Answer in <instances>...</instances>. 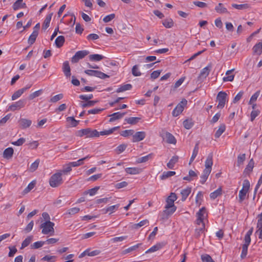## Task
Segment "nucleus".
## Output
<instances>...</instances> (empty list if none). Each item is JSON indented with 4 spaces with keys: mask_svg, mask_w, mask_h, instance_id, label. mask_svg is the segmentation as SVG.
I'll list each match as a JSON object with an SVG mask.
<instances>
[{
    "mask_svg": "<svg viewBox=\"0 0 262 262\" xmlns=\"http://www.w3.org/2000/svg\"><path fill=\"white\" fill-rule=\"evenodd\" d=\"M151 157H152V154H149L147 156H145L144 157H142L138 158L137 161L139 163L146 162L150 158H151Z\"/></svg>",
    "mask_w": 262,
    "mask_h": 262,
    "instance_id": "nucleus-54",
    "label": "nucleus"
},
{
    "mask_svg": "<svg viewBox=\"0 0 262 262\" xmlns=\"http://www.w3.org/2000/svg\"><path fill=\"white\" fill-rule=\"evenodd\" d=\"M33 238V236H28L22 243L21 249H24V248L28 246L31 243L32 239Z\"/></svg>",
    "mask_w": 262,
    "mask_h": 262,
    "instance_id": "nucleus-44",
    "label": "nucleus"
},
{
    "mask_svg": "<svg viewBox=\"0 0 262 262\" xmlns=\"http://www.w3.org/2000/svg\"><path fill=\"white\" fill-rule=\"evenodd\" d=\"M187 101L185 99L182 100L176 106L172 112L173 117L178 116L184 110V106L187 104Z\"/></svg>",
    "mask_w": 262,
    "mask_h": 262,
    "instance_id": "nucleus-6",
    "label": "nucleus"
},
{
    "mask_svg": "<svg viewBox=\"0 0 262 262\" xmlns=\"http://www.w3.org/2000/svg\"><path fill=\"white\" fill-rule=\"evenodd\" d=\"M45 244V242L38 241L35 242L31 245L32 249H36L41 247Z\"/></svg>",
    "mask_w": 262,
    "mask_h": 262,
    "instance_id": "nucleus-52",
    "label": "nucleus"
},
{
    "mask_svg": "<svg viewBox=\"0 0 262 262\" xmlns=\"http://www.w3.org/2000/svg\"><path fill=\"white\" fill-rule=\"evenodd\" d=\"M232 7L238 9V10H243V9H246L250 8V5L248 4H232Z\"/></svg>",
    "mask_w": 262,
    "mask_h": 262,
    "instance_id": "nucleus-39",
    "label": "nucleus"
},
{
    "mask_svg": "<svg viewBox=\"0 0 262 262\" xmlns=\"http://www.w3.org/2000/svg\"><path fill=\"white\" fill-rule=\"evenodd\" d=\"M134 133V130L133 129L124 130L121 133V135L123 137H127L129 136L133 135Z\"/></svg>",
    "mask_w": 262,
    "mask_h": 262,
    "instance_id": "nucleus-60",
    "label": "nucleus"
},
{
    "mask_svg": "<svg viewBox=\"0 0 262 262\" xmlns=\"http://www.w3.org/2000/svg\"><path fill=\"white\" fill-rule=\"evenodd\" d=\"M119 127V126H116V127H113L108 130L101 131L100 132H98V134H99V136L100 135H101V136L108 135L112 134L114 131L117 130Z\"/></svg>",
    "mask_w": 262,
    "mask_h": 262,
    "instance_id": "nucleus-37",
    "label": "nucleus"
},
{
    "mask_svg": "<svg viewBox=\"0 0 262 262\" xmlns=\"http://www.w3.org/2000/svg\"><path fill=\"white\" fill-rule=\"evenodd\" d=\"M63 97V95L62 94H59L58 95H56L53 97H52L50 99V102L55 103L57 102L58 101L62 99Z\"/></svg>",
    "mask_w": 262,
    "mask_h": 262,
    "instance_id": "nucleus-56",
    "label": "nucleus"
},
{
    "mask_svg": "<svg viewBox=\"0 0 262 262\" xmlns=\"http://www.w3.org/2000/svg\"><path fill=\"white\" fill-rule=\"evenodd\" d=\"M65 41L64 37L63 36H58L55 41L56 46L57 48H60L62 47Z\"/></svg>",
    "mask_w": 262,
    "mask_h": 262,
    "instance_id": "nucleus-29",
    "label": "nucleus"
},
{
    "mask_svg": "<svg viewBox=\"0 0 262 262\" xmlns=\"http://www.w3.org/2000/svg\"><path fill=\"white\" fill-rule=\"evenodd\" d=\"M115 17V14L114 13H112L105 16L103 19V21L105 23H108L113 20Z\"/></svg>",
    "mask_w": 262,
    "mask_h": 262,
    "instance_id": "nucleus-63",
    "label": "nucleus"
},
{
    "mask_svg": "<svg viewBox=\"0 0 262 262\" xmlns=\"http://www.w3.org/2000/svg\"><path fill=\"white\" fill-rule=\"evenodd\" d=\"M253 52L257 55H260L262 53V42H259L253 48Z\"/></svg>",
    "mask_w": 262,
    "mask_h": 262,
    "instance_id": "nucleus-26",
    "label": "nucleus"
},
{
    "mask_svg": "<svg viewBox=\"0 0 262 262\" xmlns=\"http://www.w3.org/2000/svg\"><path fill=\"white\" fill-rule=\"evenodd\" d=\"M97 101H92V100H89L87 102L85 103H82L81 104V106L83 108H85L88 106H92L95 105V104L96 103Z\"/></svg>",
    "mask_w": 262,
    "mask_h": 262,
    "instance_id": "nucleus-61",
    "label": "nucleus"
},
{
    "mask_svg": "<svg viewBox=\"0 0 262 262\" xmlns=\"http://www.w3.org/2000/svg\"><path fill=\"white\" fill-rule=\"evenodd\" d=\"M176 172L173 171H164L160 176V178L161 180H165L169 177L174 176Z\"/></svg>",
    "mask_w": 262,
    "mask_h": 262,
    "instance_id": "nucleus-36",
    "label": "nucleus"
},
{
    "mask_svg": "<svg viewBox=\"0 0 262 262\" xmlns=\"http://www.w3.org/2000/svg\"><path fill=\"white\" fill-rule=\"evenodd\" d=\"M36 184V181H33L31 183H30L28 186L24 190L23 194H25L30 192L32 189L34 188Z\"/></svg>",
    "mask_w": 262,
    "mask_h": 262,
    "instance_id": "nucleus-38",
    "label": "nucleus"
},
{
    "mask_svg": "<svg viewBox=\"0 0 262 262\" xmlns=\"http://www.w3.org/2000/svg\"><path fill=\"white\" fill-rule=\"evenodd\" d=\"M215 10L217 12L220 13H226L228 12L227 9L224 7L222 3H219L218 5L216 6Z\"/></svg>",
    "mask_w": 262,
    "mask_h": 262,
    "instance_id": "nucleus-34",
    "label": "nucleus"
},
{
    "mask_svg": "<svg viewBox=\"0 0 262 262\" xmlns=\"http://www.w3.org/2000/svg\"><path fill=\"white\" fill-rule=\"evenodd\" d=\"M212 155L211 154H209L205 163V169L209 170L211 171L212 166L213 165V160H212Z\"/></svg>",
    "mask_w": 262,
    "mask_h": 262,
    "instance_id": "nucleus-15",
    "label": "nucleus"
},
{
    "mask_svg": "<svg viewBox=\"0 0 262 262\" xmlns=\"http://www.w3.org/2000/svg\"><path fill=\"white\" fill-rule=\"evenodd\" d=\"M162 24L167 28H170L173 26V20L171 18H167L163 20Z\"/></svg>",
    "mask_w": 262,
    "mask_h": 262,
    "instance_id": "nucleus-40",
    "label": "nucleus"
},
{
    "mask_svg": "<svg viewBox=\"0 0 262 262\" xmlns=\"http://www.w3.org/2000/svg\"><path fill=\"white\" fill-rule=\"evenodd\" d=\"M125 114L126 113L117 112L113 113L108 116L109 117H110L109 122H112L116 120L120 119L122 118Z\"/></svg>",
    "mask_w": 262,
    "mask_h": 262,
    "instance_id": "nucleus-13",
    "label": "nucleus"
},
{
    "mask_svg": "<svg viewBox=\"0 0 262 262\" xmlns=\"http://www.w3.org/2000/svg\"><path fill=\"white\" fill-rule=\"evenodd\" d=\"M227 94L226 92L221 91L220 92L216 97V100L219 102L217 108H222L224 107L226 102Z\"/></svg>",
    "mask_w": 262,
    "mask_h": 262,
    "instance_id": "nucleus-7",
    "label": "nucleus"
},
{
    "mask_svg": "<svg viewBox=\"0 0 262 262\" xmlns=\"http://www.w3.org/2000/svg\"><path fill=\"white\" fill-rule=\"evenodd\" d=\"M62 70L64 75L67 77H69L71 76V68L69 66V63L68 61H66L63 62Z\"/></svg>",
    "mask_w": 262,
    "mask_h": 262,
    "instance_id": "nucleus-16",
    "label": "nucleus"
},
{
    "mask_svg": "<svg viewBox=\"0 0 262 262\" xmlns=\"http://www.w3.org/2000/svg\"><path fill=\"white\" fill-rule=\"evenodd\" d=\"M184 127L187 129H190L193 125V122L191 119H186L183 122Z\"/></svg>",
    "mask_w": 262,
    "mask_h": 262,
    "instance_id": "nucleus-42",
    "label": "nucleus"
},
{
    "mask_svg": "<svg viewBox=\"0 0 262 262\" xmlns=\"http://www.w3.org/2000/svg\"><path fill=\"white\" fill-rule=\"evenodd\" d=\"M177 199V195L175 193L171 192L170 195L166 199V204L165 207V210L163 211L164 214L167 216L173 214L177 209V207L174 204V202Z\"/></svg>",
    "mask_w": 262,
    "mask_h": 262,
    "instance_id": "nucleus-1",
    "label": "nucleus"
},
{
    "mask_svg": "<svg viewBox=\"0 0 262 262\" xmlns=\"http://www.w3.org/2000/svg\"><path fill=\"white\" fill-rule=\"evenodd\" d=\"M211 171L207 170V169H204L203 174L201 177V180H200V183L202 184H204L205 182L206 181L207 179H208V177L209 175L210 174Z\"/></svg>",
    "mask_w": 262,
    "mask_h": 262,
    "instance_id": "nucleus-23",
    "label": "nucleus"
},
{
    "mask_svg": "<svg viewBox=\"0 0 262 262\" xmlns=\"http://www.w3.org/2000/svg\"><path fill=\"white\" fill-rule=\"evenodd\" d=\"M39 163V160L38 159L36 160L34 162L32 163L29 168L30 171L34 172V171H35L38 167Z\"/></svg>",
    "mask_w": 262,
    "mask_h": 262,
    "instance_id": "nucleus-51",
    "label": "nucleus"
},
{
    "mask_svg": "<svg viewBox=\"0 0 262 262\" xmlns=\"http://www.w3.org/2000/svg\"><path fill=\"white\" fill-rule=\"evenodd\" d=\"M25 141L26 139L25 138H21L16 141L12 142L11 144L15 146H21L25 142Z\"/></svg>",
    "mask_w": 262,
    "mask_h": 262,
    "instance_id": "nucleus-59",
    "label": "nucleus"
},
{
    "mask_svg": "<svg viewBox=\"0 0 262 262\" xmlns=\"http://www.w3.org/2000/svg\"><path fill=\"white\" fill-rule=\"evenodd\" d=\"M99 187H95L93 188L89 189L88 190L85 191L84 192V194H89L91 196L94 195L97 192V191L99 190Z\"/></svg>",
    "mask_w": 262,
    "mask_h": 262,
    "instance_id": "nucleus-48",
    "label": "nucleus"
},
{
    "mask_svg": "<svg viewBox=\"0 0 262 262\" xmlns=\"http://www.w3.org/2000/svg\"><path fill=\"white\" fill-rule=\"evenodd\" d=\"M146 136L144 132H137L133 134L132 141L133 142H137L143 140Z\"/></svg>",
    "mask_w": 262,
    "mask_h": 262,
    "instance_id": "nucleus-12",
    "label": "nucleus"
},
{
    "mask_svg": "<svg viewBox=\"0 0 262 262\" xmlns=\"http://www.w3.org/2000/svg\"><path fill=\"white\" fill-rule=\"evenodd\" d=\"M191 191V188L188 187L185 189H182L181 191V194L182 195V199L181 200L182 201H185L188 196L189 195Z\"/></svg>",
    "mask_w": 262,
    "mask_h": 262,
    "instance_id": "nucleus-19",
    "label": "nucleus"
},
{
    "mask_svg": "<svg viewBox=\"0 0 262 262\" xmlns=\"http://www.w3.org/2000/svg\"><path fill=\"white\" fill-rule=\"evenodd\" d=\"M24 90L20 89L17 91L15 92L12 96V100H15L20 97L21 95L24 93Z\"/></svg>",
    "mask_w": 262,
    "mask_h": 262,
    "instance_id": "nucleus-45",
    "label": "nucleus"
},
{
    "mask_svg": "<svg viewBox=\"0 0 262 262\" xmlns=\"http://www.w3.org/2000/svg\"><path fill=\"white\" fill-rule=\"evenodd\" d=\"M80 211V208L78 207H74L70 209H69L66 214H69L70 215H74Z\"/></svg>",
    "mask_w": 262,
    "mask_h": 262,
    "instance_id": "nucleus-46",
    "label": "nucleus"
},
{
    "mask_svg": "<svg viewBox=\"0 0 262 262\" xmlns=\"http://www.w3.org/2000/svg\"><path fill=\"white\" fill-rule=\"evenodd\" d=\"M205 212H206V210H205V207H202V208H201L199 210V212H197V213H196L197 217L204 219V217H205L204 214L205 213Z\"/></svg>",
    "mask_w": 262,
    "mask_h": 262,
    "instance_id": "nucleus-62",
    "label": "nucleus"
},
{
    "mask_svg": "<svg viewBox=\"0 0 262 262\" xmlns=\"http://www.w3.org/2000/svg\"><path fill=\"white\" fill-rule=\"evenodd\" d=\"M26 104V101L25 100H19L17 102H15L12 103L11 105H9L8 108V111H15L16 110H18L24 107Z\"/></svg>",
    "mask_w": 262,
    "mask_h": 262,
    "instance_id": "nucleus-9",
    "label": "nucleus"
},
{
    "mask_svg": "<svg viewBox=\"0 0 262 262\" xmlns=\"http://www.w3.org/2000/svg\"><path fill=\"white\" fill-rule=\"evenodd\" d=\"M32 121L30 119L21 118L18 120V124L21 129H26L31 126Z\"/></svg>",
    "mask_w": 262,
    "mask_h": 262,
    "instance_id": "nucleus-11",
    "label": "nucleus"
},
{
    "mask_svg": "<svg viewBox=\"0 0 262 262\" xmlns=\"http://www.w3.org/2000/svg\"><path fill=\"white\" fill-rule=\"evenodd\" d=\"M222 188L221 187L217 189L211 193L210 194V197L211 199H215L217 196L221 195L222 194Z\"/></svg>",
    "mask_w": 262,
    "mask_h": 262,
    "instance_id": "nucleus-41",
    "label": "nucleus"
},
{
    "mask_svg": "<svg viewBox=\"0 0 262 262\" xmlns=\"http://www.w3.org/2000/svg\"><path fill=\"white\" fill-rule=\"evenodd\" d=\"M164 246V244L163 243H157V244L152 246L150 248L148 249L145 252V253L147 254V253L156 252V251L161 249Z\"/></svg>",
    "mask_w": 262,
    "mask_h": 262,
    "instance_id": "nucleus-18",
    "label": "nucleus"
},
{
    "mask_svg": "<svg viewBox=\"0 0 262 262\" xmlns=\"http://www.w3.org/2000/svg\"><path fill=\"white\" fill-rule=\"evenodd\" d=\"M246 159V155L245 154L239 155L237 157V165L239 166L243 164Z\"/></svg>",
    "mask_w": 262,
    "mask_h": 262,
    "instance_id": "nucleus-57",
    "label": "nucleus"
},
{
    "mask_svg": "<svg viewBox=\"0 0 262 262\" xmlns=\"http://www.w3.org/2000/svg\"><path fill=\"white\" fill-rule=\"evenodd\" d=\"M75 135L77 137L85 138H95L99 137V134L96 129H92L91 128H86L77 130Z\"/></svg>",
    "mask_w": 262,
    "mask_h": 262,
    "instance_id": "nucleus-2",
    "label": "nucleus"
},
{
    "mask_svg": "<svg viewBox=\"0 0 262 262\" xmlns=\"http://www.w3.org/2000/svg\"><path fill=\"white\" fill-rule=\"evenodd\" d=\"M226 126L224 124L220 125L219 129L216 130L214 136L216 138H219L221 135L225 131Z\"/></svg>",
    "mask_w": 262,
    "mask_h": 262,
    "instance_id": "nucleus-30",
    "label": "nucleus"
},
{
    "mask_svg": "<svg viewBox=\"0 0 262 262\" xmlns=\"http://www.w3.org/2000/svg\"><path fill=\"white\" fill-rule=\"evenodd\" d=\"M54 223L51 221H46L41 223L40 228L42 229V233L43 234L53 235L55 232L54 229Z\"/></svg>",
    "mask_w": 262,
    "mask_h": 262,
    "instance_id": "nucleus-3",
    "label": "nucleus"
},
{
    "mask_svg": "<svg viewBox=\"0 0 262 262\" xmlns=\"http://www.w3.org/2000/svg\"><path fill=\"white\" fill-rule=\"evenodd\" d=\"M132 88V85L130 84H126L122 85H121L117 90H116L117 93H121L124 92L127 90H130Z\"/></svg>",
    "mask_w": 262,
    "mask_h": 262,
    "instance_id": "nucleus-31",
    "label": "nucleus"
},
{
    "mask_svg": "<svg viewBox=\"0 0 262 262\" xmlns=\"http://www.w3.org/2000/svg\"><path fill=\"white\" fill-rule=\"evenodd\" d=\"M14 153V150L12 147H8L5 149L3 152V158L9 159L11 158L13 156Z\"/></svg>",
    "mask_w": 262,
    "mask_h": 262,
    "instance_id": "nucleus-17",
    "label": "nucleus"
},
{
    "mask_svg": "<svg viewBox=\"0 0 262 262\" xmlns=\"http://www.w3.org/2000/svg\"><path fill=\"white\" fill-rule=\"evenodd\" d=\"M141 245V244H137V245H134V246H132V247H129V248H127V249H126L124 250V251H123V252H122V254H127V253H128L130 252H131V251H132L135 250H136L137 248H138L140 246V245Z\"/></svg>",
    "mask_w": 262,
    "mask_h": 262,
    "instance_id": "nucleus-50",
    "label": "nucleus"
},
{
    "mask_svg": "<svg viewBox=\"0 0 262 262\" xmlns=\"http://www.w3.org/2000/svg\"><path fill=\"white\" fill-rule=\"evenodd\" d=\"M205 224H202V226L195 229V235L196 237H199L200 235L203 233L205 230Z\"/></svg>",
    "mask_w": 262,
    "mask_h": 262,
    "instance_id": "nucleus-55",
    "label": "nucleus"
},
{
    "mask_svg": "<svg viewBox=\"0 0 262 262\" xmlns=\"http://www.w3.org/2000/svg\"><path fill=\"white\" fill-rule=\"evenodd\" d=\"M164 139L166 140V141L169 144L176 143L177 140L170 133L166 132L163 137Z\"/></svg>",
    "mask_w": 262,
    "mask_h": 262,
    "instance_id": "nucleus-14",
    "label": "nucleus"
},
{
    "mask_svg": "<svg viewBox=\"0 0 262 262\" xmlns=\"http://www.w3.org/2000/svg\"><path fill=\"white\" fill-rule=\"evenodd\" d=\"M67 120L70 122L73 127H76L78 124V121L76 120L73 117H69L67 118Z\"/></svg>",
    "mask_w": 262,
    "mask_h": 262,
    "instance_id": "nucleus-58",
    "label": "nucleus"
},
{
    "mask_svg": "<svg viewBox=\"0 0 262 262\" xmlns=\"http://www.w3.org/2000/svg\"><path fill=\"white\" fill-rule=\"evenodd\" d=\"M90 158H91V156L88 155L83 158H81V159L78 160L77 161L70 162V165L72 166V167L79 166L83 164V162L84 160H85L87 159Z\"/></svg>",
    "mask_w": 262,
    "mask_h": 262,
    "instance_id": "nucleus-24",
    "label": "nucleus"
},
{
    "mask_svg": "<svg viewBox=\"0 0 262 262\" xmlns=\"http://www.w3.org/2000/svg\"><path fill=\"white\" fill-rule=\"evenodd\" d=\"M233 70H234L232 69V70H228L226 72V75H227V76L226 77H224L223 78V81L224 82H226V81H232L233 80L234 76L233 75H231V74Z\"/></svg>",
    "mask_w": 262,
    "mask_h": 262,
    "instance_id": "nucleus-28",
    "label": "nucleus"
},
{
    "mask_svg": "<svg viewBox=\"0 0 262 262\" xmlns=\"http://www.w3.org/2000/svg\"><path fill=\"white\" fill-rule=\"evenodd\" d=\"M104 57L99 54H92L89 56V59L91 61H99L103 59Z\"/></svg>",
    "mask_w": 262,
    "mask_h": 262,
    "instance_id": "nucleus-35",
    "label": "nucleus"
},
{
    "mask_svg": "<svg viewBox=\"0 0 262 262\" xmlns=\"http://www.w3.org/2000/svg\"><path fill=\"white\" fill-rule=\"evenodd\" d=\"M52 15H53V13H51L48 14V15H47V16L45 18V20L42 25V29H43L46 30L49 27Z\"/></svg>",
    "mask_w": 262,
    "mask_h": 262,
    "instance_id": "nucleus-25",
    "label": "nucleus"
},
{
    "mask_svg": "<svg viewBox=\"0 0 262 262\" xmlns=\"http://www.w3.org/2000/svg\"><path fill=\"white\" fill-rule=\"evenodd\" d=\"M132 73L134 76H140L141 75V73L138 68V65H135L133 66L132 70Z\"/></svg>",
    "mask_w": 262,
    "mask_h": 262,
    "instance_id": "nucleus-47",
    "label": "nucleus"
},
{
    "mask_svg": "<svg viewBox=\"0 0 262 262\" xmlns=\"http://www.w3.org/2000/svg\"><path fill=\"white\" fill-rule=\"evenodd\" d=\"M140 117H129L125 119V121L129 124L134 125L136 124L140 120Z\"/></svg>",
    "mask_w": 262,
    "mask_h": 262,
    "instance_id": "nucleus-27",
    "label": "nucleus"
},
{
    "mask_svg": "<svg viewBox=\"0 0 262 262\" xmlns=\"http://www.w3.org/2000/svg\"><path fill=\"white\" fill-rule=\"evenodd\" d=\"M257 228H258L257 230L256 231V233H259L258 237L260 239H262V224L260 223H257Z\"/></svg>",
    "mask_w": 262,
    "mask_h": 262,
    "instance_id": "nucleus-64",
    "label": "nucleus"
},
{
    "mask_svg": "<svg viewBox=\"0 0 262 262\" xmlns=\"http://www.w3.org/2000/svg\"><path fill=\"white\" fill-rule=\"evenodd\" d=\"M125 171L130 174H137L142 171V169L137 167H128L125 168Z\"/></svg>",
    "mask_w": 262,
    "mask_h": 262,
    "instance_id": "nucleus-20",
    "label": "nucleus"
},
{
    "mask_svg": "<svg viewBox=\"0 0 262 262\" xmlns=\"http://www.w3.org/2000/svg\"><path fill=\"white\" fill-rule=\"evenodd\" d=\"M119 207V204H117L115 205H113V206H110V207L106 208V209H103L104 213H106L108 212H110V214H111L114 212L115 210L118 209Z\"/></svg>",
    "mask_w": 262,
    "mask_h": 262,
    "instance_id": "nucleus-43",
    "label": "nucleus"
},
{
    "mask_svg": "<svg viewBox=\"0 0 262 262\" xmlns=\"http://www.w3.org/2000/svg\"><path fill=\"white\" fill-rule=\"evenodd\" d=\"M42 92V90H39L37 91H35V92L31 94L29 96V97H28L29 99L33 100L34 98L39 96L41 94Z\"/></svg>",
    "mask_w": 262,
    "mask_h": 262,
    "instance_id": "nucleus-53",
    "label": "nucleus"
},
{
    "mask_svg": "<svg viewBox=\"0 0 262 262\" xmlns=\"http://www.w3.org/2000/svg\"><path fill=\"white\" fill-rule=\"evenodd\" d=\"M250 188V182L248 180H245L243 184V188L239 192V198L241 202L243 201Z\"/></svg>",
    "mask_w": 262,
    "mask_h": 262,
    "instance_id": "nucleus-5",
    "label": "nucleus"
},
{
    "mask_svg": "<svg viewBox=\"0 0 262 262\" xmlns=\"http://www.w3.org/2000/svg\"><path fill=\"white\" fill-rule=\"evenodd\" d=\"M38 35V32L35 31H33L32 33L29 36L28 39V43L30 45H32L34 43L36 40V39Z\"/></svg>",
    "mask_w": 262,
    "mask_h": 262,
    "instance_id": "nucleus-33",
    "label": "nucleus"
},
{
    "mask_svg": "<svg viewBox=\"0 0 262 262\" xmlns=\"http://www.w3.org/2000/svg\"><path fill=\"white\" fill-rule=\"evenodd\" d=\"M254 162L253 160L252 159L249 161L248 164L247 165L244 171V173L249 175L250 173L252 171L253 168L254 167Z\"/></svg>",
    "mask_w": 262,
    "mask_h": 262,
    "instance_id": "nucleus-22",
    "label": "nucleus"
},
{
    "mask_svg": "<svg viewBox=\"0 0 262 262\" xmlns=\"http://www.w3.org/2000/svg\"><path fill=\"white\" fill-rule=\"evenodd\" d=\"M61 172H57L53 174L49 180L50 185L52 187H57L62 184L63 180L61 177Z\"/></svg>",
    "mask_w": 262,
    "mask_h": 262,
    "instance_id": "nucleus-4",
    "label": "nucleus"
},
{
    "mask_svg": "<svg viewBox=\"0 0 262 262\" xmlns=\"http://www.w3.org/2000/svg\"><path fill=\"white\" fill-rule=\"evenodd\" d=\"M89 54V52L87 50L79 51L72 57L71 62L72 63H77L80 59L83 58Z\"/></svg>",
    "mask_w": 262,
    "mask_h": 262,
    "instance_id": "nucleus-10",
    "label": "nucleus"
},
{
    "mask_svg": "<svg viewBox=\"0 0 262 262\" xmlns=\"http://www.w3.org/2000/svg\"><path fill=\"white\" fill-rule=\"evenodd\" d=\"M211 69V66L208 65L205 68H203L200 73V77L201 78H205L209 74Z\"/></svg>",
    "mask_w": 262,
    "mask_h": 262,
    "instance_id": "nucleus-21",
    "label": "nucleus"
},
{
    "mask_svg": "<svg viewBox=\"0 0 262 262\" xmlns=\"http://www.w3.org/2000/svg\"><path fill=\"white\" fill-rule=\"evenodd\" d=\"M178 156L172 157V158L169 161V162L167 164V166L169 169H173L174 164L178 162Z\"/></svg>",
    "mask_w": 262,
    "mask_h": 262,
    "instance_id": "nucleus-32",
    "label": "nucleus"
},
{
    "mask_svg": "<svg viewBox=\"0 0 262 262\" xmlns=\"http://www.w3.org/2000/svg\"><path fill=\"white\" fill-rule=\"evenodd\" d=\"M202 262H215L212 257L208 254H204L201 256Z\"/></svg>",
    "mask_w": 262,
    "mask_h": 262,
    "instance_id": "nucleus-49",
    "label": "nucleus"
},
{
    "mask_svg": "<svg viewBox=\"0 0 262 262\" xmlns=\"http://www.w3.org/2000/svg\"><path fill=\"white\" fill-rule=\"evenodd\" d=\"M84 73L89 76H95L101 79L109 77V76L99 71L86 70H85Z\"/></svg>",
    "mask_w": 262,
    "mask_h": 262,
    "instance_id": "nucleus-8",
    "label": "nucleus"
}]
</instances>
